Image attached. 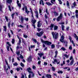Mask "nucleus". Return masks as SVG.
<instances>
[{"label":"nucleus","mask_w":78,"mask_h":78,"mask_svg":"<svg viewBox=\"0 0 78 78\" xmlns=\"http://www.w3.org/2000/svg\"><path fill=\"white\" fill-rule=\"evenodd\" d=\"M43 33L44 32H43V31H42L39 33L37 32L36 33V34L37 36H38V37H41V36H42V34H43Z\"/></svg>","instance_id":"nucleus-1"},{"label":"nucleus","mask_w":78,"mask_h":78,"mask_svg":"<svg viewBox=\"0 0 78 78\" xmlns=\"http://www.w3.org/2000/svg\"><path fill=\"white\" fill-rule=\"evenodd\" d=\"M69 39L70 40V42H72V44H73V46L75 47V43L73 42V41L72 40V37H71L70 36H69Z\"/></svg>","instance_id":"nucleus-2"},{"label":"nucleus","mask_w":78,"mask_h":78,"mask_svg":"<svg viewBox=\"0 0 78 78\" xmlns=\"http://www.w3.org/2000/svg\"><path fill=\"white\" fill-rule=\"evenodd\" d=\"M45 44H47L48 45H50L51 44V42H50L48 41H45L44 42Z\"/></svg>","instance_id":"nucleus-3"},{"label":"nucleus","mask_w":78,"mask_h":78,"mask_svg":"<svg viewBox=\"0 0 78 78\" xmlns=\"http://www.w3.org/2000/svg\"><path fill=\"white\" fill-rule=\"evenodd\" d=\"M32 61V57L31 56H30L29 57L27 58V61L28 62H31Z\"/></svg>","instance_id":"nucleus-4"},{"label":"nucleus","mask_w":78,"mask_h":78,"mask_svg":"<svg viewBox=\"0 0 78 78\" xmlns=\"http://www.w3.org/2000/svg\"><path fill=\"white\" fill-rule=\"evenodd\" d=\"M27 71L29 72V73H33V72L31 71V69L30 68V67H29V68L27 69Z\"/></svg>","instance_id":"nucleus-5"},{"label":"nucleus","mask_w":78,"mask_h":78,"mask_svg":"<svg viewBox=\"0 0 78 78\" xmlns=\"http://www.w3.org/2000/svg\"><path fill=\"white\" fill-rule=\"evenodd\" d=\"M3 5L0 4V11L1 12H3L2 8H3Z\"/></svg>","instance_id":"nucleus-6"},{"label":"nucleus","mask_w":78,"mask_h":78,"mask_svg":"<svg viewBox=\"0 0 78 78\" xmlns=\"http://www.w3.org/2000/svg\"><path fill=\"white\" fill-rule=\"evenodd\" d=\"M64 39V37L63 36H62L61 37V39H60V41L62 42H63V40Z\"/></svg>","instance_id":"nucleus-7"},{"label":"nucleus","mask_w":78,"mask_h":78,"mask_svg":"<svg viewBox=\"0 0 78 78\" xmlns=\"http://www.w3.org/2000/svg\"><path fill=\"white\" fill-rule=\"evenodd\" d=\"M35 14H36V16L37 18H38L39 17V15H38V12H37V10H36L35 11Z\"/></svg>","instance_id":"nucleus-8"},{"label":"nucleus","mask_w":78,"mask_h":78,"mask_svg":"<svg viewBox=\"0 0 78 78\" xmlns=\"http://www.w3.org/2000/svg\"><path fill=\"white\" fill-rule=\"evenodd\" d=\"M40 22H41V21H38L37 23L38 24L37 25V26L38 28H40V27H41V24H42V23H40Z\"/></svg>","instance_id":"nucleus-9"},{"label":"nucleus","mask_w":78,"mask_h":78,"mask_svg":"<svg viewBox=\"0 0 78 78\" xmlns=\"http://www.w3.org/2000/svg\"><path fill=\"white\" fill-rule=\"evenodd\" d=\"M25 12L27 14H29L30 13V11H28V9H27V6H25Z\"/></svg>","instance_id":"nucleus-10"},{"label":"nucleus","mask_w":78,"mask_h":78,"mask_svg":"<svg viewBox=\"0 0 78 78\" xmlns=\"http://www.w3.org/2000/svg\"><path fill=\"white\" fill-rule=\"evenodd\" d=\"M78 10H77L76 11V18H78Z\"/></svg>","instance_id":"nucleus-11"},{"label":"nucleus","mask_w":78,"mask_h":78,"mask_svg":"<svg viewBox=\"0 0 78 78\" xmlns=\"http://www.w3.org/2000/svg\"><path fill=\"white\" fill-rule=\"evenodd\" d=\"M38 55L40 58H42V56L44 55V54L43 53H38Z\"/></svg>","instance_id":"nucleus-12"},{"label":"nucleus","mask_w":78,"mask_h":78,"mask_svg":"<svg viewBox=\"0 0 78 78\" xmlns=\"http://www.w3.org/2000/svg\"><path fill=\"white\" fill-rule=\"evenodd\" d=\"M42 5H44V2H43V0H41L40 1V5H41L42 4Z\"/></svg>","instance_id":"nucleus-13"},{"label":"nucleus","mask_w":78,"mask_h":78,"mask_svg":"<svg viewBox=\"0 0 78 78\" xmlns=\"http://www.w3.org/2000/svg\"><path fill=\"white\" fill-rule=\"evenodd\" d=\"M54 59V61L52 62V63H53V64H55V62H58V60H57V59Z\"/></svg>","instance_id":"nucleus-14"},{"label":"nucleus","mask_w":78,"mask_h":78,"mask_svg":"<svg viewBox=\"0 0 78 78\" xmlns=\"http://www.w3.org/2000/svg\"><path fill=\"white\" fill-rule=\"evenodd\" d=\"M6 2L7 3L10 4L12 3V0H7V1H6Z\"/></svg>","instance_id":"nucleus-15"},{"label":"nucleus","mask_w":78,"mask_h":78,"mask_svg":"<svg viewBox=\"0 0 78 78\" xmlns=\"http://www.w3.org/2000/svg\"><path fill=\"white\" fill-rule=\"evenodd\" d=\"M46 77L48 78H51V76L50 75L47 74L46 75Z\"/></svg>","instance_id":"nucleus-16"},{"label":"nucleus","mask_w":78,"mask_h":78,"mask_svg":"<svg viewBox=\"0 0 78 78\" xmlns=\"http://www.w3.org/2000/svg\"><path fill=\"white\" fill-rule=\"evenodd\" d=\"M23 17L22 16L21 18V23H23Z\"/></svg>","instance_id":"nucleus-17"},{"label":"nucleus","mask_w":78,"mask_h":78,"mask_svg":"<svg viewBox=\"0 0 78 78\" xmlns=\"http://www.w3.org/2000/svg\"><path fill=\"white\" fill-rule=\"evenodd\" d=\"M54 13L55 16H58L59 15V14L58 13V12H54Z\"/></svg>","instance_id":"nucleus-18"},{"label":"nucleus","mask_w":78,"mask_h":78,"mask_svg":"<svg viewBox=\"0 0 78 78\" xmlns=\"http://www.w3.org/2000/svg\"><path fill=\"white\" fill-rule=\"evenodd\" d=\"M36 20H32L31 21V22H32L33 24H34L36 23Z\"/></svg>","instance_id":"nucleus-19"},{"label":"nucleus","mask_w":78,"mask_h":78,"mask_svg":"<svg viewBox=\"0 0 78 78\" xmlns=\"http://www.w3.org/2000/svg\"><path fill=\"white\" fill-rule=\"evenodd\" d=\"M55 55L54 56V58H56V57H57V55H58V51H55Z\"/></svg>","instance_id":"nucleus-20"},{"label":"nucleus","mask_w":78,"mask_h":78,"mask_svg":"<svg viewBox=\"0 0 78 78\" xmlns=\"http://www.w3.org/2000/svg\"><path fill=\"white\" fill-rule=\"evenodd\" d=\"M58 33H57L55 35V39H57L58 38Z\"/></svg>","instance_id":"nucleus-21"},{"label":"nucleus","mask_w":78,"mask_h":78,"mask_svg":"<svg viewBox=\"0 0 78 78\" xmlns=\"http://www.w3.org/2000/svg\"><path fill=\"white\" fill-rule=\"evenodd\" d=\"M46 4H47V5H48V6H50V5H52L51 3L48 2H46Z\"/></svg>","instance_id":"nucleus-22"},{"label":"nucleus","mask_w":78,"mask_h":78,"mask_svg":"<svg viewBox=\"0 0 78 78\" xmlns=\"http://www.w3.org/2000/svg\"><path fill=\"white\" fill-rule=\"evenodd\" d=\"M54 30H57V29H58V27L57 26H54Z\"/></svg>","instance_id":"nucleus-23"},{"label":"nucleus","mask_w":78,"mask_h":78,"mask_svg":"<svg viewBox=\"0 0 78 78\" xmlns=\"http://www.w3.org/2000/svg\"><path fill=\"white\" fill-rule=\"evenodd\" d=\"M54 26H55V24H51L50 26V28H53L54 27Z\"/></svg>","instance_id":"nucleus-24"},{"label":"nucleus","mask_w":78,"mask_h":78,"mask_svg":"<svg viewBox=\"0 0 78 78\" xmlns=\"http://www.w3.org/2000/svg\"><path fill=\"white\" fill-rule=\"evenodd\" d=\"M3 28H4V30L5 31H6V30H7V29L6 28L7 27L6 26H4Z\"/></svg>","instance_id":"nucleus-25"},{"label":"nucleus","mask_w":78,"mask_h":78,"mask_svg":"<svg viewBox=\"0 0 78 78\" xmlns=\"http://www.w3.org/2000/svg\"><path fill=\"white\" fill-rule=\"evenodd\" d=\"M61 18L59 17L58 16V17L57 19V20L58 21H60V20Z\"/></svg>","instance_id":"nucleus-26"},{"label":"nucleus","mask_w":78,"mask_h":78,"mask_svg":"<svg viewBox=\"0 0 78 78\" xmlns=\"http://www.w3.org/2000/svg\"><path fill=\"white\" fill-rule=\"evenodd\" d=\"M62 31L64 30V25H62Z\"/></svg>","instance_id":"nucleus-27"},{"label":"nucleus","mask_w":78,"mask_h":78,"mask_svg":"<svg viewBox=\"0 0 78 78\" xmlns=\"http://www.w3.org/2000/svg\"><path fill=\"white\" fill-rule=\"evenodd\" d=\"M55 47V46L54 44H52L51 45V48L52 49H53V48H54Z\"/></svg>","instance_id":"nucleus-28"},{"label":"nucleus","mask_w":78,"mask_h":78,"mask_svg":"<svg viewBox=\"0 0 78 78\" xmlns=\"http://www.w3.org/2000/svg\"><path fill=\"white\" fill-rule=\"evenodd\" d=\"M15 42V39H12V43L13 44H14V42Z\"/></svg>","instance_id":"nucleus-29"},{"label":"nucleus","mask_w":78,"mask_h":78,"mask_svg":"<svg viewBox=\"0 0 78 78\" xmlns=\"http://www.w3.org/2000/svg\"><path fill=\"white\" fill-rule=\"evenodd\" d=\"M10 25H11V23L10 22L8 24V27H9V28H11V27H10Z\"/></svg>","instance_id":"nucleus-30"},{"label":"nucleus","mask_w":78,"mask_h":78,"mask_svg":"<svg viewBox=\"0 0 78 78\" xmlns=\"http://www.w3.org/2000/svg\"><path fill=\"white\" fill-rule=\"evenodd\" d=\"M52 34L53 35V38H55V34L54 32H52Z\"/></svg>","instance_id":"nucleus-31"},{"label":"nucleus","mask_w":78,"mask_h":78,"mask_svg":"<svg viewBox=\"0 0 78 78\" xmlns=\"http://www.w3.org/2000/svg\"><path fill=\"white\" fill-rule=\"evenodd\" d=\"M16 54L18 56H19V55H20V51H17Z\"/></svg>","instance_id":"nucleus-32"},{"label":"nucleus","mask_w":78,"mask_h":78,"mask_svg":"<svg viewBox=\"0 0 78 78\" xmlns=\"http://www.w3.org/2000/svg\"><path fill=\"white\" fill-rule=\"evenodd\" d=\"M74 62V60H73L71 61V63H70V65H72Z\"/></svg>","instance_id":"nucleus-33"},{"label":"nucleus","mask_w":78,"mask_h":78,"mask_svg":"<svg viewBox=\"0 0 78 78\" xmlns=\"http://www.w3.org/2000/svg\"><path fill=\"white\" fill-rule=\"evenodd\" d=\"M32 40L34 41V42L36 43H37V41H36V40L35 39L32 38Z\"/></svg>","instance_id":"nucleus-34"},{"label":"nucleus","mask_w":78,"mask_h":78,"mask_svg":"<svg viewBox=\"0 0 78 78\" xmlns=\"http://www.w3.org/2000/svg\"><path fill=\"white\" fill-rule=\"evenodd\" d=\"M46 12L47 13L48 15H49V13H48V9H46L45 10Z\"/></svg>","instance_id":"nucleus-35"},{"label":"nucleus","mask_w":78,"mask_h":78,"mask_svg":"<svg viewBox=\"0 0 78 78\" xmlns=\"http://www.w3.org/2000/svg\"><path fill=\"white\" fill-rule=\"evenodd\" d=\"M6 48L7 50V51H9V47L8 46H7V47H6Z\"/></svg>","instance_id":"nucleus-36"},{"label":"nucleus","mask_w":78,"mask_h":78,"mask_svg":"<svg viewBox=\"0 0 78 78\" xmlns=\"http://www.w3.org/2000/svg\"><path fill=\"white\" fill-rule=\"evenodd\" d=\"M37 31H38V32H39L40 31H41V30H43V29H41V28H38L37 29Z\"/></svg>","instance_id":"nucleus-37"},{"label":"nucleus","mask_w":78,"mask_h":78,"mask_svg":"<svg viewBox=\"0 0 78 78\" xmlns=\"http://www.w3.org/2000/svg\"><path fill=\"white\" fill-rule=\"evenodd\" d=\"M23 36L24 37H25V38H27L28 37V36L26 35H25V34H23Z\"/></svg>","instance_id":"nucleus-38"},{"label":"nucleus","mask_w":78,"mask_h":78,"mask_svg":"<svg viewBox=\"0 0 78 78\" xmlns=\"http://www.w3.org/2000/svg\"><path fill=\"white\" fill-rule=\"evenodd\" d=\"M58 73H61V74H62V73H63V72H62V71H58Z\"/></svg>","instance_id":"nucleus-39"},{"label":"nucleus","mask_w":78,"mask_h":78,"mask_svg":"<svg viewBox=\"0 0 78 78\" xmlns=\"http://www.w3.org/2000/svg\"><path fill=\"white\" fill-rule=\"evenodd\" d=\"M13 65L15 66H17L18 65V64H17V63L16 62L14 63H13Z\"/></svg>","instance_id":"nucleus-40"},{"label":"nucleus","mask_w":78,"mask_h":78,"mask_svg":"<svg viewBox=\"0 0 78 78\" xmlns=\"http://www.w3.org/2000/svg\"><path fill=\"white\" fill-rule=\"evenodd\" d=\"M64 56H65V57L66 58H69V55H67L66 54H64Z\"/></svg>","instance_id":"nucleus-41"},{"label":"nucleus","mask_w":78,"mask_h":78,"mask_svg":"<svg viewBox=\"0 0 78 78\" xmlns=\"http://www.w3.org/2000/svg\"><path fill=\"white\" fill-rule=\"evenodd\" d=\"M58 17H60L61 19V18H62V14L61 13L60 15Z\"/></svg>","instance_id":"nucleus-42"},{"label":"nucleus","mask_w":78,"mask_h":78,"mask_svg":"<svg viewBox=\"0 0 78 78\" xmlns=\"http://www.w3.org/2000/svg\"><path fill=\"white\" fill-rule=\"evenodd\" d=\"M66 5L68 7H69V1H67Z\"/></svg>","instance_id":"nucleus-43"},{"label":"nucleus","mask_w":78,"mask_h":78,"mask_svg":"<svg viewBox=\"0 0 78 78\" xmlns=\"http://www.w3.org/2000/svg\"><path fill=\"white\" fill-rule=\"evenodd\" d=\"M7 44H8V45H9V47H11V44H9V43L8 42L7 43Z\"/></svg>","instance_id":"nucleus-44"},{"label":"nucleus","mask_w":78,"mask_h":78,"mask_svg":"<svg viewBox=\"0 0 78 78\" xmlns=\"http://www.w3.org/2000/svg\"><path fill=\"white\" fill-rule=\"evenodd\" d=\"M8 7L9 10L10 11H11V6L10 5H9L8 6Z\"/></svg>","instance_id":"nucleus-45"},{"label":"nucleus","mask_w":78,"mask_h":78,"mask_svg":"<svg viewBox=\"0 0 78 78\" xmlns=\"http://www.w3.org/2000/svg\"><path fill=\"white\" fill-rule=\"evenodd\" d=\"M55 2V0H51V2L52 4H54V3L53 2Z\"/></svg>","instance_id":"nucleus-46"},{"label":"nucleus","mask_w":78,"mask_h":78,"mask_svg":"<svg viewBox=\"0 0 78 78\" xmlns=\"http://www.w3.org/2000/svg\"><path fill=\"white\" fill-rule=\"evenodd\" d=\"M20 65L22 67H24V64H23L22 62L20 63Z\"/></svg>","instance_id":"nucleus-47"},{"label":"nucleus","mask_w":78,"mask_h":78,"mask_svg":"<svg viewBox=\"0 0 78 78\" xmlns=\"http://www.w3.org/2000/svg\"><path fill=\"white\" fill-rule=\"evenodd\" d=\"M17 5L19 8H20L21 7V4H20V3L18 4Z\"/></svg>","instance_id":"nucleus-48"},{"label":"nucleus","mask_w":78,"mask_h":78,"mask_svg":"<svg viewBox=\"0 0 78 78\" xmlns=\"http://www.w3.org/2000/svg\"><path fill=\"white\" fill-rule=\"evenodd\" d=\"M73 5L74 6H76V3L75 2H74L73 3Z\"/></svg>","instance_id":"nucleus-49"},{"label":"nucleus","mask_w":78,"mask_h":78,"mask_svg":"<svg viewBox=\"0 0 78 78\" xmlns=\"http://www.w3.org/2000/svg\"><path fill=\"white\" fill-rule=\"evenodd\" d=\"M18 27H20L21 28H23V26H22L21 25H20L18 26Z\"/></svg>","instance_id":"nucleus-50"},{"label":"nucleus","mask_w":78,"mask_h":78,"mask_svg":"<svg viewBox=\"0 0 78 78\" xmlns=\"http://www.w3.org/2000/svg\"><path fill=\"white\" fill-rule=\"evenodd\" d=\"M39 13L40 14V15H41V13H42V10L41 9H40L39 10Z\"/></svg>","instance_id":"nucleus-51"},{"label":"nucleus","mask_w":78,"mask_h":78,"mask_svg":"<svg viewBox=\"0 0 78 78\" xmlns=\"http://www.w3.org/2000/svg\"><path fill=\"white\" fill-rule=\"evenodd\" d=\"M70 60H73V56H71L70 57Z\"/></svg>","instance_id":"nucleus-52"},{"label":"nucleus","mask_w":78,"mask_h":78,"mask_svg":"<svg viewBox=\"0 0 78 78\" xmlns=\"http://www.w3.org/2000/svg\"><path fill=\"white\" fill-rule=\"evenodd\" d=\"M58 23L59 24H60V25H63L64 24V22H62V23Z\"/></svg>","instance_id":"nucleus-53"},{"label":"nucleus","mask_w":78,"mask_h":78,"mask_svg":"<svg viewBox=\"0 0 78 78\" xmlns=\"http://www.w3.org/2000/svg\"><path fill=\"white\" fill-rule=\"evenodd\" d=\"M28 18H26L25 19V20H26V21H27V22L28 21Z\"/></svg>","instance_id":"nucleus-54"},{"label":"nucleus","mask_w":78,"mask_h":78,"mask_svg":"<svg viewBox=\"0 0 78 78\" xmlns=\"http://www.w3.org/2000/svg\"><path fill=\"white\" fill-rule=\"evenodd\" d=\"M15 15V13H13L12 14V19H13V18H14V16Z\"/></svg>","instance_id":"nucleus-55"},{"label":"nucleus","mask_w":78,"mask_h":78,"mask_svg":"<svg viewBox=\"0 0 78 78\" xmlns=\"http://www.w3.org/2000/svg\"><path fill=\"white\" fill-rule=\"evenodd\" d=\"M32 74V77H34V74L33 73V72H32V73H31Z\"/></svg>","instance_id":"nucleus-56"},{"label":"nucleus","mask_w":78,"mask_h":78,"mask_svg":"<svg viewBox=\"0 0 78 78\" xmlns=\"http://www.w3.org/2000/svg\"><path fill=\"white\" fill-rule=\"evenodd\" d=\"M52 70L53 71H55V68H54L53 67H52Z\"/></svg>","instance_id":"nucleus-57"},{"label":"nucleus","mask_w":78,"mask_h":78,"mask_svg":"<svg viewBox=\"0 0 78 78\" xmlns=\"http://www.w3.org/2000/svg\"><path fill=\"white\" fill-rule=\"evenodd\" d=\"M61 49H62L63 51H65V50H66V49L64 48L63 47H62L61 48Z\"/></svg>","instance_id":"nucleus-58"},{"label":"nucleus","mask_w":78,"mask_h":78,"mask_svg":"<svg viewBox=\"0 0 78 78\" xmlns=\"http://www.w3.org/2000/svg\"><path fill=\"white\" fill-rule=\"evenodd\" d=\"M5 18L6 19V21H7L8 22V17H7V16H5Z\"/></svg>","instance_id":"nucleus-59"},{"label":"nucleus","mask_w":78,"mask_h":78,"mask_svg":"<svg viewBox=\"0 0 78 78\" xmlns=\"http://www.w3.org/2000/svg\"><path fill=\"white\" fill-rule=\"evenodd\" d=\"M74 35H75V38H77V37H78L77 35H76V34H74Z\"/></svg>","instance_id":"nucleus-60"},{"label":"nucleus","mask_w":78,"mask_h":78,"mask_svg":"<svg viewBox=\"0 0 78 78\" xmlns=\"http://www.w3.org/2000/svg\"><path fill=\"white\" fill-rule=\"evenodd\" d=\"M69 50H72V46H69Z\"/></svg>","instance_id":"nucleus-61"},{"label":"nucleus","mask_w":78,"mask_h":78,"mask_svg":"<svg viewBox=\"0 0 78 78\" xmlns=\"http://www.w3.org/2000/svg\"><path fill=\"white\" fill-rule=\"evenodd\" d=\"M32 68H33V69H36V66H33L32 67Z\"/></svg>","instance_id":"nucleus-62"},{"label":"nucleus","mask_w":78,"mask_h":78,"mask_svg":"<svg viewBox=\"0 0 78 78\" xmlns=\"http://www.w3.org/2000/svg\"><path fill=\"white\" fill-rule=\"evenodd\" d=\"M45 18V19H47V14H45L44 16Z\"/></svg>","instance_id":"nucleus-63"},{"label":"nucleus","mask_w":78,"mask_h":78,"mask_svg":"<svg viewBox=\"0 0 78 78\" xmlns=\"http://www.w3.org/2000/svg\"><path fill=\"white\" fill-rule=\"evenodd\" d=\"M31 73H30V74L28 76V78H31Z\"/></svg>","instance_id":"nucleus-64"}]
</instances>
